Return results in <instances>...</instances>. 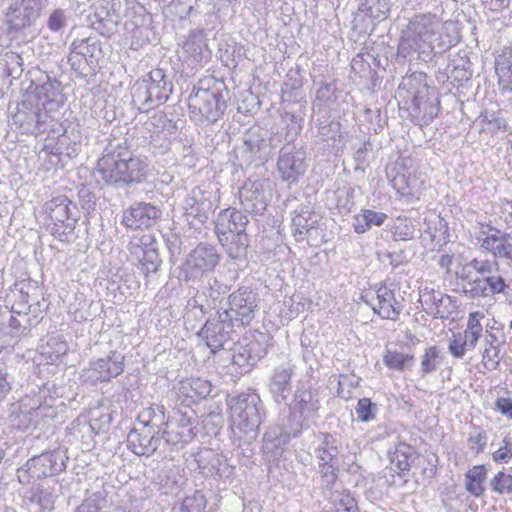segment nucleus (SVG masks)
Masks as SVG:
<instances>
[{
  "label": "nucleus",
  "instance_id": "1",
  "mask_svg": "<svg viewBox=\"0 0 512 512\" xmlns=\"http://www.w3.org/2000/svg\"><path fill=\"white\" fill-rule=\"evenodd\" d=\"M148 172V164L141 158H124L103 154L97 161L96 176L105 185L122 186L142 182Z\"/></svg>",
  "mask_w": 512,
  "mask_h": 512
},
{
  "label": "nucleus",
  "instance_id": "2",
  "mask_svg": "<svg viewBox=\"0 0 512 512\" xmlns=\"http://www.w3.org/2000/svg\"><path fill=\"white\" fill-rule=\"evenodd\" d=\"M231 426L238 440L251 443L257 438L261 417V400L255 393H241L230 402Z\"/></svg>",
  "mask_w": 512,
  "mask_h": 512
},
{
  "label": "nucleus",
  "instance_id": "3",
  "mask_svg": "<svg viewBox=\"0 0 512 512\" xmlns=\"http://www.w3.org/2000/svg\"><path fill=\"white\" fill-rule=\"evenodd\" d=\"M172 90L173 84L164 70L153 69L131 86L132 105L140 112H148L165 103Z\"/></svg>",
  "mask_w": 512,
  "mask_h": 512
},
{
  "label": "nucleus",
  "instance_id": "4",
  "mask_svg": "<svg viewBox=\"0 0 512 512\" xmlns=\"http://www.w3.org/2000/svg\"><path fill=\"white\" fill-rule=\"evenodd\" d=\"M227 94L219 85L211 88H194L188 98L190 116L193 120L215 123L227 108Z\"/></svg>",
  "mask_w": 512,
  "mask_h": 512
},
{
  "label": "nucleus",
  "instance_id": "5",
  "mask_svg": "<svg viewBox=\"0 0 512 512\" xmlns=\"http://www.w3.org/2000/svg\"><path fill=\"white\" fill-rule=\"evenodd\" d=\"M320 408L318 391L299 383L289 406L290 434L299 436L303 429L308 428L319 417Z\"/></svg>",
  "mask_w": 512,
  "mask_h": 512
},
{
  "label": "nucleus",
  "instance_id": "6",
  "mask_svg": "<svg viewBox=\"0 0 512 512\" xmlns=\"http://www.w3.org/2000/svg\"><path fill=\"white\" fill-rule=\"evenodd\" d=\"M43 211L51 221V234L62 242L69 241L79 218L76 204L66 195H57L44 203Z\"/></svg>",
  "mask_w": 512,
  "mask_h": 512
},
{
  "label": "nucleus",
  "instance_id": "7",
  "mask_svg": "<svg viewBox=\"0 0 512 512\" xmlns=\"http://www.w3.org/2000/svg\"><path fill=\"white\" fill-rule=\"evenodd\" d=\"M67 460L68 456L62 449H54L33 456L23 467L18 469V480L20 483L28 484L31 480H41L58 475L66 469Z\"/></svg>",
  "mask_w": 512,
  "mask_h": 512
},
{
  "label": "nucleus",
  "instance_id": "8",
  "mask_svg": "<svg viewBox=\"0 0 512 512\" xmlns=\"http://www.w3.org/2000/svg\"><path fill=\"white\" fill-rule=\"evenodd\" d=\"M197 416L188 407L173 409L162 429V438L168 445L187 444L196 436Z\"/></svg>",
  "mask_w": 512,
  "mask_h": 512
},
{
  "label": "nucleus",
  "instance_id": "9",
  "mask_svg": "<svg viewBox=\"0 0 512 512\" xmlns=\"http://www.w3.org/2000/svg\"><path fill=\"white\" fill-rule=\"evenodd\" d=\"M221 259L215 246L207 243L198 244L187 256L182 266L184 280H199L213 272Z\"/></svg>",
  "mask_w": 512,
  "mask_h": 512
},
{
  "label": "nucleus",
  "instance_id": "10",
  "mask_svg": "<svg viewBox=\"0 0 512 512\" xmlns=\"http://www.w3.org/2000/svg\"><path fill=\"white\" fill-rule=\"evenodd\" d=\"M238 195L245 212L262 214L271 196L269 181L260 177H250L241 186Z\"/></svg>",
  "mask_w": 512,
  "mask_h": 512
},
{
  "label": "nucleus",
  "instance_id": "11",
  "mask_svg": "<svg viewBox=\"0 0 512 512\" xmlns=\"http://www.w3.org/2000/svg\"><path fill=\"white\" fill-rule=\"evenodd\" d=\"M218 203V190L208 187H196L183 201L185 215L204 224L214 212Z\"/></svg>",
  "mask_w": 512,
  "mask_h": 512
},
{
  "label": "nucleus",
  "instance_id": "12",
  "mask_svg": "<svg viewBox=\"0 0 512 512\" xmlns=\"http://www.w3.org/2000/svg\"><path fill=\"white\" fill-rule=\"evenodd\" d=\"M44 6L43 0H11L6 12L8 29L20 32L31 27L40 18Z\"/></svg>",
  "mask_w": 512,
  "mask_h": 512
},
{
  "label": "nucleus",
  "instance_id": "13",
  "mask_svg": "<svg viewBox=\"0 0 512 512\" xmlns=\"http://www.w3.org/2000/svg\"><path fill=\"white\" fill-rule=\"evenodd\" d=\"M461 290L468 299L486 298L496 294L504 293L509 285L499 272H494L482 277L471 279L462 276Z\"/></svg>",
  "mask_w": 512,
  "mask_h": 512
},
{
  "label": "nucleus",
  "instance_id": "14",
  "mask_svg": "<svg viewBox=\"0 0 512 512\" xmlns=\"http://www.w3.org/2000/svg\"><path fill=\"white\" fill-rule=\"evenodd\" d=\"M226 312H217V317L206 321L199 332L212 353L224 349L232 340L235 324L227 318Z\"/></svg>",
  "mask_w": 512,
  "mask_h": 512
},
{
  "label": "nucleus",
  "instance_id": "15",
  "mask_svg": "<svg viewBox=\"0 0 512 512\" xmlns=\"http://www.w3.org/2000/svg\"><path fill=\"white\" fill-rule=\"evenodd\" d=\"M269 131L261 126L250 127L243 136V144L238 153L246 165L263 161L269 150Z\"/></svg>",
  "mask_w": 512,
  "mask_h": 512
},
{
  "label": "nucleus",
  "instance_id": "16",
  "mask_svg": "<svg viewBox=\"0 0 512 512\" xmlns=\"http://www.w3.org/2000/svg\"><path fill=\"white\" fill-rule=\"evenodd\" d=\"M229 308L224 309L227 318L237 326H244L254 318L257 295L247 288H240L229 296Z\"/></svg>",
  "mask_w": 512,
  "mask_h": 512
},
{
  "label": "nucleus",
  "instance_id": "17",
  "mask_svg": "<svg viewBox=\"0 0 512 512\" xmlns=\"http://www.w3.org/2000/svg\"><path fill=\"white\" fill-rule=\"evenodd\" d=\"M440 26V20L435 14H418L410 20L403 38L412 42L409 44L410 47L418 46L420 43H428L434 49L432 38Z\"/></svg>",
  "mask_w": 512,
  "mask_h": 512
},
{
  "label": "nucleus",
  "instance_id": "18",
  "mask_svg": "<svg viewBox=\"0 0 512 512\" xmlns=\"http://www.w3.org/2000/svg\"><path fill=\"white\" fill-rule=\"evenodd\" d=\"M306 154L295 147H283L279 151L277 172L281 180L296 183L307 169Z\"/></svg>",
  "mask_w": 512,
  "mask_h": 512
},
{
  "label": "nucleus",
  "instance_id": "19",
  "mask_svg": "<svg viewBox=\"0 0 512 512\" xmlns=\"http://www.w3.org/2000/svg\"><path fill=\"white\" fill-rule=\"evenodd\" d=\"M162 429H152L141 425L130 430L127 447L138 456L150 457L162 443Z\"/></svg>",
  "mask_w": 512,
  "mask_h": 512
},
{
  "label": "nucleus",
  "instance_id": "20",
  "mask_svg": "<svg viewBox=\"0 0 512 512\" xmlns=\"http://www.w3.org/2000/svg\"><path fill=\"white\" fill-rule=\"evenodd\" d=\"M124 370V356L117 351H110L106 357L90 362L86 371L88 379L93 382H109Z\"/></svg>",
  "mask_w": 512,
  "mask_h": 512
},
{
  "label": "nucleus",
  "instance_id": "21",
  "mask_svg": "<svg viewBox=\"0 0 512 512\" xmlns=\"http://www.w3.org/2000/svg\"><path fill=\"white\" fill-rule=\"evenodd\" d=\"M294 370L295 365L291 360L284 361L273 368L268 387L275 402L281 404L287 401Z\"/></svg>",
  "mask_w": 512,
  "mask_h": 512
},
{
  "label": "nucleus",
  "instance_id": "22",
  "mask_svg": "<svg viewBox=\"0 0 512 512\" xmlns=\"http://www.w3.org/2000/svg\"><path fill=\"white\" fill-rule=\"evenodd\" d=\"M161 214L160 208L151 203L136 202L124 211L122 223L130 229L148 228Z\"/></svg>",
  "mask_w": 512,
  "mask_h": 512
},
{
  "label": "nucleus",
  "instance_id": "23",
  "mask_svg": "<svg viewBox=\"0 0 512 512\" xmlns=\"http://www.w3.org/2000/svg\"><path fill=\"white\" fill-rule=\"evenodd\" d=\"M140 243H130V253L138 262L140 269L147 276L158 271L162 260L158 253V247L151 237H142Z\"/></svg>",
  "mask_w": 512,
  "mask_h": 512
},
{
  "label": "nucleus",
  "instance_id": "24",
  "mask_svg": "<svg viewBox=\"0 0 512 512\" xmlns=\"http://www.w3.org/2000/svg\"><path fill=\"white\" fill-rule=\"evenodd\" d=\"M322 216L315 211L311 203L298 206L292 217V228L297 241H303L308 235L317 232Z\"/></svg>",
  "mask_w": 512,
  "mask_h": 512
},
{
  "label": "nucleus",
  "instance_id": "25",
  "mask_svg": "<svg viewBox=\"0 0 512 512\" xmlns=\"http://www.w3.org/2000/svg\"><path fill=\"white\" fill-rule=\"evenodd\" d=\"M481 247L491 252L494 257L510 260L512 256V233L502 232L496 228L488 227L481 231L477 237Z\"/></svg>",
  "mask_w": 512,
  "mask_h": 512
},
{
  "label": "nucleus",
  "instance_id": "26",
  "mask_svg": "<svg viewBox=\"0 0 512 512\" xmlns=\"http://www.w3.org/2000/svg\"><path fill=\"white\" fill-rule=\"evenodd\" d=\"M214 223L218 241H226L227 235L245 232L249 220L235 208H227L217 215Z\"/></svg>",
  "mask_w": 512,
  "mask_h": 512
},
{
  "label": "nucleus",
  "instance_id": "27",
  "mask_svg": "<svg viewBox=\"0 0 512 512\" xmlns=\"http://www.w3.org/2000/svg\"><path fill=\"white\" fill-rule=\"evenodd\" d=\"M391 184L397 193L408 200L419 199L423 181L404 166L395 167Z\"/></svg>",
  "mask_w": 512,
  "mask_h": 512
},
{
  "label": "nucleus",
  "instance_id": "28",
  "mask_svg": "<svg viewBox=\"0 0 512 512\" xmlns=\"http://www.w3.org/2000/svg\"><path fill=\"white\" fill-rule=\"evenodd\" d=\"M267 353L264 335L241 344L233 355V363L239 367L254 366Z\"/></svg>",
  "mask_w": 512,
  "mask_h": 512
},
{
  "label": "nucleus",
  "instance_id": "29",
  "mask_svg": "<svg viewBox=\"0 0 512 512\" xmlns=\"http://www.w3.org/2000/svg\"><path fill=\"white\" fill-rule=\"evenodd\" d=\"M425 80L426 75L422 72H414L404 76L398 87V96L402 98L406 104H409V101H415L419 97L427 95L429 90L433 87L428 86Z\"/></svg>",
  "mask_w": 512,
  "mask_h": 512
},
{
  "label": "nucleus",
  "instance_id": "30",
  "mask_svg": "<svg viewBox=\"0 0 512 512\" xmlns=\"http://www.w3.org/2000/svg\"><path fill=\"white\" fill-rule=\"evenodd\" d=\"M373 311L383 319L397 321L402 306L396 301L394 292L387 287H380L376 291V302L371 304Z\"/></svg>",
  "mask_w": 512,
  "mask_h": 512
},
{
  "label": "nucleus",
  "instance_id": "31",
  "mask_svg": "<svg viewBox=\"0 0 512 512\" xmlns=\"http://www.w3.org/2000/svg\"><path fill=\"white\" fill-rule=\"evenodd\" d=\"M411 114L419 118L425 124L432 121L439 112V99L434 88L430 89L427 95L419 97L415 101H409Z\"/></svg>",
  "mask_w": 512,
  "mask_h": 512
},
{
  "label": "nucleus",
  "instance_id": "32",
  "mask_svg": "<svg viewBox=\"0 0 512 512\" xmlns=\"http://www.w3.org/2000/svg\"><path fill=\"white\" fill-rule=\"evenodd\" d=\"M314 437V455L317 461H331L338 459L339 440L334 434L328 432H318Z\"/></svg>",
  "mask_w": 512,
  "mask_h": 512
},
{
  "label": "nucleus",
  "instance_id": "33",
  "mask_svg": "<svg viewBox=\"0 0 512 512\" xmlns=\"http://www.w3.org/2000/svg\"><path fill=\"white\" fill-rule=\"evenodd\" d=\"M291 433V423L288 422L287 430L274 427L268 430L263 437V449L266 453L273 455L281 454L287 441L294 437Z\"/></svg>",
  "mask_w": 512,
  "mask_h": 512
},
{
  "label": "nucleus",
  "instance_id": "34",
  "mask_svg": "<svg viewBox=\"0 0 512 512\" xmlns=\"http://www.w3.org/2000/svg\"><path fill=\"white\" fill-rule=\"evenodd\" d=\"M70 51L80 56L87 65L92 66L98 61L101 47L96 38L87 37L74 40L70 46Z\"/></svg>",
  "mask_w": 512,
  "mask_h": 512
},
{
  "label": "nucleus",
  "instance_id": "35",
  "mask_svg": "<svg viewBox=\"0 0 512 512\" xmlns=\"http://www.w3.org/2000/svg\"><path fill=\"white\" fill-rule=\"evenodd\" d=\"M422 297L425 298L426 304L431 303L430 313L437 318H447L451 313L450 308L454 307L452 297L439 291L425 292Z\"/></svg>",
  "mask_w": 512,
  "mask_h": 512
},
{
  "label": "nucleus",
  "instance_id": "36",
  "mask_svg": "<svg viewBox=\"0 0 512 512\" xmlns=\"http://www.w3.org/2000/svg\"><path fill=\"white\" fill-rule=\"evenodd\" d=\"M131 147L132 143L125 135H122L119 130H113L110 137L107 139L103 154L119 155L124 158H138L137 156H133Z\"/></svg>",
  "mask_w": 512,
  "mask_h": 512
},
{
  "label": "nucleus",
  "instance_id": "37",
  "mask_svg": "<svg viewBox=\"0 0 512 512\" xmlns=\"http://www.w3.org/2000/svg\"><path fill=\"white\" fill-rule=\"evenodd\" d=\"M495 73L498 82L506 90L512 80V48L507 47L495 57Z\"/></svg>",
  "mask_w": 512,
  "mask_h": 512
},
{
  "label": "nucleus",
  "instance_id": "38",
  "mask_svg": "<svg viewBox=\"0 0 512 512\" xmlns=\"http://www.w3.org/2000/svg\"><path fill=\"white\" fill-rule=\"evenodd\" d=\"M386 219L387 215L383 212L365 209L354 216L353 227L356 233L362 234L370 230L373 226H381Z\"/></svg>",
  "mask_w": 512,
  "mask_h": 512
},
{
  "label": "nucleus",
  "instance_id": "39",
  "mask_svg": "<svg viewBox=\"0 0 512 512\" xmlns=\"http://www.w3.org/2000/svg\"><path fill=\"white\" fill-rule=\"evenodd\" d=\"M166 420L164 406L155 403L143 409L138 415L139 424L152 429H163Z\"/></svg>",
  "mask_w": 512,
  "mask_h": 512
},
{
  "label": "nucleus",
  "instance_id": "40",
  "mask_svg": "<svg viewBox=\"0 0 512 512\" xmlns=\"http://www.w3.org/2000/svg\"><path fill=\"white\" fill-rule=\"evenodd\" d=\"M484 342L485 348L482 352L483 366L489 371L496 370L502 360L500 355L501 342L494 334L486 336Z\"/></svg>",
  "mask_w": 512,
  "mask_h": 512
},
{
  "label": "nucleus",
  "instance_id": "41",
  "mask_svg": "<svg viewBox=\"0 0 512 512\" xmlns=\"http://www.w3.org/2000/svg\"><path fill=\"white\" fill-rule=\"evenodd\" d=\"M219 243L226 248L227 254L233 259H242L247 255L249 238L245 232L227 235V240Z\"/></svg>",
  "mask_w": 512,
  "mask_h": 512
},
{
  "label": "nucleus",
  "instance_id": "42",
  "mask_svg": "<svg viewBox=\"0 0 512 512\" xmlns=\"http://www.w3.org/2000/svg\"><path fill=\"white\" fill-rule=\"evenodd\" d=\"M359 10L376 20H385L391 10L390 0H359Z\"/></svg>",
  "mask_w": 512,
  "mask_h": 512
},
{
  "label": "nucleus",
  "instance_id": "43",
  "mask_svg": "<svg viewBox=\"0 0 512 512\" xmlns=\"http://www.w3.org/2000/svg\"><path fill=\"white\" fill-rule=\"evenodd\" d=\"M442 364V356L440 349L433 345L425 348L424 353L420 357V372L422 376L434 373Z\"/></svg>",
  "mask_w": 512,
  "mask_h": 512
},
{
  "label": "nucleus",
  "instance_id": "44",
  "mask_svg": "<svg viewBox=\"0 0 512 512\" xmlns=\"http://www.w3.org/2000/svg\"><path fill=\"white\" fill-rule=\"evenodd\" d=\"M466 489L472 495L479 497L484 493L482 481L486 478V468L484 465L472 467L466 473Z\"/></svg>",
  "mask_w": 512,
  "mask_h": 512
},
{
  "label": "nucleus",
  "instance_id": "45",
  "mask_svg": "<svg viewBox=\"0 0 512 512\" xmlns=\"http://www.w3.org/2000/svg\"><path fill=\"white\" fill-rule=\"evenodd\" d=\"M67 351L68 344L60 336H50L46 344L42 346V355L46 356L51 362H55L66 355Z\"/></svg>",
  "mask_w": 512,
  "mask_h": 512
},
{
  "label": "nucleus",
  "instance_id": "46",
  "mask_svg": "<svg viewBox=\"0 0 512 512\" xmlns=\"http://www.w3.org/2000/svg\"><path fill=\"white\" fill-rule=\"evenodd\" d=\"M207 507V498L201 491H194L193 494L186 496L178 507L177 512H204Z\"/></svg>",
  "mask_w": 512,
  "mask_h": 512
},
{
  "label": "nucleus",
  "instance_id": "47",
  "mask_svg": "<svg viewBox=\"0 0 512 512\" xmlns=\"http://www.w3.org/2000/svg\"><path fill=\"white\" fill-rule=\"evenodd\" d=\"M184 49L195 62H201L209 54L208 47L201 34L190 35L184 44Z\"/></svg>",
  "mask_w": 512,
  "mask_h": 512
},
{
  "label": "nucleus",
  "instance_id": "48",
  "mask_svg": "<svg viewBox=\"0 0 512 512\" xmlns=\"http://www.w3.org/2000/svg\"><path fill=\"white\" fill-rule=\"evenodd\" d=\"M333 512H359L356 500L347 491H334L330 496Z\"/></svg>",
  "mask_w": 512,
  "mask_h": 512
},
{
  "label": "nucleus",
  "instance_id": "49",
  "mask_svg": "<svg viewBox=\"0 0 512 512\" xmlns=\"http://www.w3.org/2000/svg\"><path fill=\"white\" fill-rule=\"evenodd\" d=\"M489 485L494 493L512 498V474L504 468L490 480Z\"/></svg>",
  "mask_w": 512,
  "mask_h": 512
},
{
  "label": "nucleus",
  "instance_id": "50",
  "mask_svg": "<svg viewBox=\"0 0 512 512\" xmlns=\"http://www.w3.org/2000/svg\"><path fill=\"white\" fill-rule=\"evenodd\" d=\"M13 123L25 130L40 123V114L34 110L29 109L25 105L17 109V112L12 117Z\"/></svg>",
  "mask_w": 512,
  "mask_h": 512
},
{
  "label": "nucleus",
  "instance_id": "51",
  "mask_svg": "<svg viewBox=\"0 0 512 512\" xmlns=\"http://www.w3.org/2000/svg\"><path fill=\"white\" fill-rule=\"evenodd\" d=\"M414 360V356L403 354L397 351L386 350L383 356V363L392 370L402 371L410 366Z\"/></svg>",
  "mask_w": 512,
  "mask_h": 512
},
{
  "label": "nucleus",
  "instance_id": "52",
  "mask_svg": "<svg viewBox=\"0 0 512 512\" xmlns=\"http://www.w3.org/2000/svg\"><path fill=\"white\" fill-rule=\"evenodd\" d=\"M105 505L104 491L88 492L86 498L74 512H100Z\"/></svg>",
  "mask_w": 512,
  "mask_h": 512
},
{
  "label": "nucleus",
  "instance_id": "53",
  "mask_svg": "<svg viewBox=\"0 0 512 512\" xmlns=\"http://www.w3.org/2000/svg\"><path fill=\"white\" fill-rule=\"evenodd\" d=\"M415 225L408 218H397L393 227V238L400 241H408L414 238Z\"/></svg>",
  "mask_w": 512,
  "mask_h": 512
},
{
  "label": "nucleus",
  "instance_id": "54",
  "mask_svg": "<svg viewBox=\"0 0 512 512\" xmlns=\"http://www.w3.org/2000/svg\"><path fill=\"white\" fill-rule=\"evenodd\" d=\"M4 68L3 74L7 77L19 78L23 72V59L22 57L14 52H8L5 54L3 59Z\"/></svg>",
  "mask_w": 512,
  "mask_h": 512
},
{
  "label": "nucleus",
  "instance_id": "55",
  "mask_svg": "<svg viewBox=\"0 0 512 512\" xmlns=\"http://www.w3.org/2000/svg\"><path fill=\"white\" fill-rule=\"evenodd\" d=\"M318 467H319V473L322 478V483L328 487L331 488L336 480H337V473H338V459H333L330 462L329 461H317Z\"/></svg>",
  "mask_w": 512,
  "mask_h": 512
},
{
  "label": "nucleus",
  "instance_id": "56",
  "mask_svg": "<svg viewBox=\"0 0 512 512\" xmlns=\"http://www.w3.org/2000/svg\"><path fill=\"white\" fill-rule=\"evenodd\" d=\"M377 405L369 398H361L355 407L357 419L361 422H370L375 419L377 413Z\"/></svg>",
  "mask_w": 512,
  "mask_h": 512
},
{
  "label": "nucleus",
  "instance_id": "57",
  "mask_svg": "<svg viewBox=\"0 0 512 512\" xmlns=\"http://www.w3.org/2000/svg\"><path fill=\"white\" fill-rule=\"evenodd\" d=\"M468 265L480 274V277L499 272V264L496 260L474 258Z\"/></svg>",
  "mask_w": 512,
  "mask_h": 512
},
{
  "label": "nucleus",
  "instance_id": "58",
  "mask_svg": "<svg viewBox=\"0 0 512 512\" xmlns=\"http://www.w3.org/2000/svg\"><path fill=\"white\" fill-rule=\"evenodd\" d=\"M188 385L193 392L191 397L206 398L212 392V384L206 379L192 378L189 380Z\"/></svg>",
  "mask_w": 512,
  "mask_h": 512
},
{
  "label": "nucleus",
  "instance_id": "59",
  "mask_svg": "<svg viewBox=\"0 0 512 512\" xmlns=\"http://www.w3.org/2000/svg\"><path fill=\"white\" fill-rule=\"evenodd\" d=\"M319 135L324 141L333 140L341 137V124L338 121H330L319 127Z\"/></svg>",
  "mask_w": 512,
  "mask_h": 512
},
{
  "label": "nucleus",
  "instance_id": "60",
  "mask_svg": "<svg viewBox=\"0 0 512 512\" xmlns=\"http://www.w3.org/2000/svg\"><path fill=\"white\" fill-rule=\"evenodd\" d=\"M9 325L17 333L26 335L30 331L29 327L31 326V319L27 314L18 312L16 316H11Z\"/></svg>",
  "mask_w": 512,
  "mask_h": 512
},
{
  "label": "nucleus",
  "instance_id": "61",
  "mask_svg": "<svg viewBox=\"0 0 512 512\" xmlns=\"http://www.w3.org/2000/svg\"><path fill=\"white\" fill-rule=\"evenodd\" d=\"M373 145L367 140L361 144V146L356 150L354 154V160L356 162L355 169L356 170H364L365 166L368 164L369 154L372 151Z\"/></svg>",
  "mask_w": 512,
  "mask_h": 512
},
{
  "label": "nucleus",
  "instance_id": "62",
  "mask_svg": "<svg viewBox=\"0 0 512 512\" xmlns=\"http://www.w3.org/2000/svg\"><path fill=\"white\" fill-rule=\"evenodd\" d=\"M66 26V15L63 10L56 9L54 10L48 20H47V27L52 32H58L62 28Z\"/></svg>",
  "mask_w": 512,
  "mask_h": 512
},
{
  "label": "nucleus",
  "instance_id": "63",
  "mask_svg": "<svg viewBox=\"0 0 512 512\" xmlns=\"http://www.w3.org/2000/svg\"><path fill=\"white\" fill-rule=\"evenodd\" d=\"M226 286L220 283L216 278L208 280V286L203 291L205 296H208L215 302L221 295L226 292Z\"/></svg>",
  "mask_w": 512,
  "mask_h": 512
},
{
  "label": "nucleus",
  "instance_id": "64",
  "mask_svg": "<svg viewBox=\"0 0 512 512\" xmlns=\"http://www.w3.org/2000/svg\"><path fill=\"white\" fill-rule=\"evenodd\" d=\"M503 446L492 454V458L496 463H508L512 459V447L510 439H503Z\"/></svg>",
  "mask_w": 512,
  "mask_h": 512
}]
</instances>
